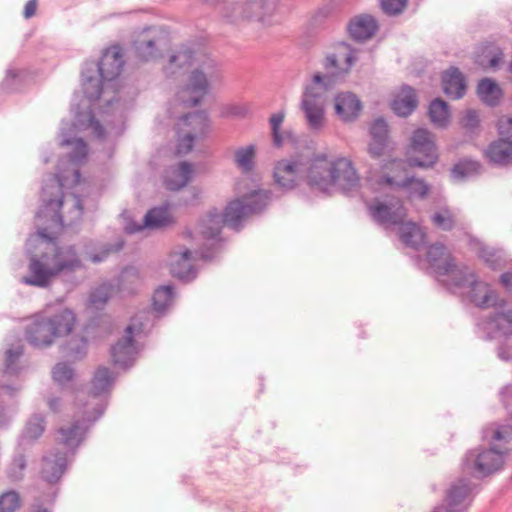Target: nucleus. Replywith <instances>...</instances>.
<instances>
[{"mask_svg":"<svg viewBox=\"0 0 512 512\" xmlns=\"http://www.w3.org/2000/svg\"><path fill=\"white\" fill-rule=\"evenodd\" d=\"M307 164L308 160L302 155L278 161L273 173L275 183L284 190L294 189L305 178Z\"/></svg>","mask_w":512,"mask_h":512,"instance_id":"nucleus-12","label":"nucleus"},{"mask_svg":"<svg viewBox=\"0 0 512 512\" xmlns=\"http://www.w3.org/2000/svg\"><path fill=\"white\" fill-rule=\"evenodd\" d=\"M173 287L172 286H161L158 288L153 295V308L157 312L165 311L172 303L173 300Z\"/></svg>","mask_w":512,"mask_h":512,"instance_id":"nucleus-49","label":"nucleus"},{"mask_svg":"<svg viewBox=\"0 0 512 512\" xmlns=\"http://www.w3.org/2000/svg\"><path fill=\"white\" fill-rule=\"evenodd\" d=\"M378 30V23L371 15L363 14L352 18L348 24V32L352 39L363 42L372 38Z\"/></svg>","mask_w":512,"mask_h":512,"instance_id":"nucleus-24","label":"nucleus"},{"mask_svg":"<svg viewBox=\"0 0 512 512\" xmlns=\"http://www.w3.org/2000/svg\"><path fill=\"white\" fill-rule=\"evenodd\" d=\"M254 159H255V146L254 145L240 147L234 153L235 164L243 173H248L253 169Z\"/></svg>","mask_w":512,"mask_h":512,"instance_id":"nucleus-46","label":"nucleus"},{"mask_svg":"<svg viewBox=\"0 0 512 512\" xmlns=\"http://www.w3.org/2000/svg\"><path fill=\"white\" fill-rule=\"evenodd\" d=\"M477 94L489 106H496L502 97L500 87L490 78H484L478 83Z\"/></svg>","mask_w":512,"mask_h":512,"instance_id":"nucleus-38","label":"nucleus"},{"mask_svg":"<svg viewBox=\"0 0 512 512\" xmlns=\"http://www.w3.org/2000/svg\"><path fill=\"white\" fill-rule=\"evenodd\" d=\"M333 186L351 191L359 186L360 178L351 160L340 157L332 160Z\"/></svg>","mask_w":512,"mask_h":512,"instance_id":"nucleus-20","label":"nucleus"},{"mask_svg":"<svg viewBox=\"0 0 512 512\" xmlns=\"http://www.w3.org/2000/svg\"><path fill=\"white\" fill-rule=\"evenodd\" d=\"M11 395H12V392H11V388L9 386L0 385V428L4 427L9 421V417L5 411L3 404H4V397L11 396Z\"/></svg>","mask_w":512,"mask_h":512,"instance_id":"nucleus-60","label":"nucleus"},{"mask_svg":"<svg viewBox=\"0 0 512 512\" xmlns=\"http://www.w3.org/2000/svg\"><path fill=\"white\" fill-rule=\"evenodd\" d=\"M20 507V497L15 491L0 495V512H15Z\"/></svg>","mask_w":512,"mask_h":512,"instance_id":"nucleus-52","label":"nucleus"},{"mask_svg":"<svg viewBox=\"0 0 512 512\" xmlns=\"http://www.w3.org/2000/svg\"><path fill=\"white\" fill-rule=\"evenodd\" d=\"M87 352V340L83 336H75L66 342L63 347L65 356L74 360L82 359Z\"/></svg>","mask_w":512,"mask_h":512,"instance_id":"nucleus-48","label":"nucleus"},{"mask_svg":"<svg viewBox=\"0 0 512 512\" xmlns=\"http://www.w3.org/2000/svg\"><path fill=\"white\" fill-rule=\"evenodd\" d=\"M478 255L492 269H496L501 264V257L491 247L481 246L478 250Z\"/></svg>","mask_w":512,"mask_h":512,"instance_id":"nucleus-53","label":"nucleus"},{"mask_svg":"<svg viewBox=\"0 0 512 512\" xmlns=\"http://www.w3.org/2000/svg\"><path fill=\"white\" fill-rule=\"evenodd\" d=\"M102 79L96 76L88 75L87 72L82 74V89L85 97L94 102L98 100L103 91Z\"/></svg>","mask_w":512,"mask_h":512,"instance_id":"nucleus-45","label":"nucleus"},{"mask_svg":"<svg viewBox=\"0 0 512 512\" xmlns=\"http://www.w3.org/2000/svg\"><path fill=\"white\" fill-rule=\"evenodd\" d=\"M481 165L471 159H463L451 168V176L455 180H464L480 173Z\"/></svg>","mask_w":512,"mask_h":512,"instance_id":"nucleus-43","label":"nucleus"},{"mask_svg":"<svg viewBox=\"0 0 512 512\" xmlns=\"http://www.w3.org/2000/svg\"><path fill=\"white\" fill-rule=\"evenodd\" d=\"M427 261L430 267L438 275L451 271L454 258L442 243H435L427 250Z\"/></svg>","mask_w":512,"mask_h":512,"instance_id":"nucleus-27","label":"nucleus"},{"mask_svg":"<svg viewBox=\"0 0 512 512\" xmlns=\"http://www.w3.org/2000/svg\"><path fill=\"white\" fill-rule=\"evenodd\" d=\"M362 110L361 101L353 93H340L335 98L336 114L345 122L354 121Z\"/></svg>","mask_w":512,"mask_h":512,"instance_id":"nucleus-25","label":"nucleus"},{"mask_svg":"<svg viewBox=\"0 0 512 512\" xmlns=\"http://www.w3.org/2000/svg\"><path fill=\"white\" fill-rule=\"evenodd\" d=\"M196 60V51L190 45L182 44L170 55L164 71L168 77H174L190 68Z\"/></svg>","mask_w":512,"mask_h":512,"instance_id":"nucleus-22","label":"nucleus"},{"mask_svg":"<svg viewBox=\"0 0 512 512\" xmlns=\"http://www.w3.org/2000/svg\"><path fill=\"white\" fill-rule=\"evenodd\" d=\"M498 310L493 314L481 319L477 326L486 334L487 339L512 336V306L505 307V301L498 302Z\"/></svg>","mask_w":512,"mask_h":512,"instance_id":"nucleus-13","label":"nucleus"},{"mask_svg":"<svg viewBox=\"0 0 512 512\" xmlns=\"http://www.w3.org/2000/svg\"><path fill=\"white\" fill-rule=\"evenodd\" d=\"M283 120H284V113H282V112L273 114L270 117L272 139H273V144L276 147H280L283 144V136L279 131Z\"/></svg>","mask_w":512,"mask_h":512,"instance_id":"nucleus-54","label":"nucleus"},{"mask_svg":"<svg viewBox=\"0 0 512 512\" xmlns=\"http://www.w3.org/2000/svg\"><path fill=\"white\" fill-rule=\"evenodd\" d=\"M52 376L57 383L64 385L73 379L74 370L68 363L60 362L54 366Z\"/></svg>","mask_w":512,"mask_h":512,"instance_id":"nucleus-51","label":"nucleus"},{"mask_svg":"<svg viewBox=\"0 0 512 512\" xmlns=\"http://www.w3.org/2000/svg\"><path fill=\"white\" fill-rule=\"evenodd\" d=\"M431 222L443 231H451L457 226V217L448 207H442L431 215Z\"/></svg>","mask_w":512,"mask_h":512,"instance_id":"nucleus-42","label":"nucleus"},{"mask_svg":"<svg viewBox=\"0 0 512 512\" xmlns=\"http://www.w3.org/2000/svg\"><path fill=\"white\" fill-rule=\"evenodd\" d=\"M68 466L66 454L60 451H51L41 459L40 479L48 485L47 492L41 496L43 502L53 503L58 492L56 485L61 480Z\"/></svg>","mask_w":512,"mask_h":512,"instance_id":"nucleus-9","label":"nucleus"},{"mask_svg":"<svg viewBox=\"0 0 512 512\" xmlns=\"http://www.w3.org/2000/svg\"><path fill=\"white\" fill-rule=\"evenodd\" d=\"M428 114L431 122L438 127H446L449 123V108L441 98H436L430 103Z\"/></svg>","mask_w":512,"mask_h":512,"instance_id":"nucleus-40","label":"nucleus"},{"mask_svg":"<svg viewBox=\"0 0 512 512\" xmlns=\"http://www.w3.org/2000/svg\"><path fill=\"white\" fill-rule=\"evenodd\" d=\"M441 276H447L445 285L451 288H463L474 277L472 271L466 265H457L455 260L452 262L451 271Z\"/></svg>","mask_w":512,"mask_h":512,"instance_id":"nucleus-37","label":"nucleus"},{"mask_svg":"<svg viewBox=\"0 0 512 512\" xmlns=\"http://www.w3.org/2000/svg\"><path fill=\"white\" fill-rule=\"evenodd\" d=\"M46 429V421L43 416L34 418V439L40 437Z\"/></svg>","mask_w":512,"mask_h":512,"instance_id":"nucleus-63","label":"nucleus"},{"mask_svg":"<svg viewBox=\"0 0 512 512\" xmlns=\"http://www.w3.org/2000/svg\"><path fill=\"white\" fill-rule=\"evenodd\" d=\"M193 165L189 162H180L172 176L165 179V186L170 191H179L192 180Z\"/></svg>","mask_w":512,"mask_h":512,"instance_id":"nucleus-32","label":"nucleus"},{"mask_svg":"<svg viewBox=\"0 0 512 512\" xmlns=\"http://www.w3.org/2000/svg\"><path fill=\"white\" fill-rule=\"evenodd\" d=\"M87 155V145L82 139L76 141L75 153L71 156L74 160H80Z\"/></svg>","mask_w":512,"mask_h":512,"instance_id":"nucleus-62","label":"nucleus"},{"mask_svg":"<svg viewBox=\"0 0 512 512\" xmlns=\"http://www.w3.org/2000/svg\"><path fill=\"white\" fill-rule=\"evenodd\" d=\"M181 120L185 126L191 127L188 131L195 133L197 137L203 135L208 127V115L205 111L186 114Z\"/></svg>","mask_w":512,"mask_h":512,"instance_id":"nucleus-41","label":"nucleus"},{"mask_svg":"<svg viewBox=\"0 0 512 512\" xmlns=\"http://www.w3.org/2000/svg\"><path fill=\"white\" fill-rule=\"evenodd\" d=\"M77 407V418L69 426L58 429L59 442L71 450H75L82 443L90 424L104 413V406L99 402L94 404L93 411Z\"/></svg>","mask_w":512,"mask_h":512,"instance_id":"nucleus-7","label":"nucleus"},{"mask_svg":"<svg viewBox=\"0 0 512 512\" xmlns=\"http://www.w3.org/2000/svg\"><path fill=\"white\" fill-rule=\"evenodd\" d=\"M474 483L466 477L452 481L445 491L443 504L433 512H465L473 499Z\"/></svg>","mask_w":512,"mask_h":512,"instance_id":"nucleus-11","label":"nucleus"},{"mask_svg":"<svg viewBox=\"0 0 512 512\" xmlns=\"http://www.w3.org/2000/svg\"><path fill=\"white\" fill-rule=\"evenodd\" d=\"M479 116L475 110H467L462 118V126L469 130H474L479 126Z\"/></svg>","mask_w":512,"mask_h":512,"instance_id":"nucleus-61","label":"nucleus"},{"mask_svg":"<svg viewBox=\"0 0 512 512\" xmlns=\"http://www.w3.org/2000/svg\"><path fill=\"white\" fill-rule=\"evenodd\" d=\"M34 239V286L47 287L62 274H71L83 268L75 245L59 246V235H45Z\"/></svg>","mask_w":512,"mask_h":512,"instance_id":"nucleus-2","label":"nucleus"},{"mask_svg":"<svg viewBox=\"0 0 512 512\" xmlns=\"http://www.w3.org/2000/svg\"><path fill=\"white\" fill-rule=\"evenodd\" d=\"M142 331V322L138 316L133 317L125 329V335L111 348V357L115 364L128 366L132 363L135 354L134 335Z\"/></svg>","mask_w":512,"mask_h":512,"instance_id":"nucleus-16","label":"nucleus"},{"mask_svg":"<svg viewBox=\"0 0 512 512\" xmlns=\"http://www.w3.org/2000/svg\"><path fill=\"white\" fill-rule=\"evenodd\" d=\"M381 183L388 185L395 189L408 190L411 196H416L420 199H425L430 191V186L423 179L416 178L405 174L400 177L399 171H384Z\"/></svg>","mask_w":512,"mask_h":512,"instance_id":"nucleus-18","label":"nucleus"},{"mask_svg":"<svg viewBox=\"0 0 512 512\" xmlns=\"http://www.w3.org/2000/svg\"><path fill=\"white\" fill-rule=\"evenodd\" d=\"M111 297V287L108 285H101L94 289L90 294V304L96 308L101 309L109 301Z\"/></svg>","mask_w":512,"mask_h":512,"instance_id":"nucleus-50","label":"nucleus"},{"mask_svg":"<svg viewBox=\"0 0 512 512\" xmlns=\"http://www.w3.org/2000/svg\"><path fill=\"white\" fill-rule=\"evenodd\" d=\"M418 106L416 91L409 85H403L393 100L392 110L401 117L409 116Z\"/></svg>","mask_w":512,"mask_h":512,"instance_id":"nucleus-29","label":"nucleus"},{"mask_svg":"<svg viewBox=\"0 0 512 512\" xmlns=\"http://www.w3.org/2000/svg\"><path fill=\"white\" fill-rule=\"evenodd\" d=\"M221 78V72L217 62L209 57L201 60L196 68L189 75L187 88L198 96L187 101L188 106L195 107L200 104L203 97L208 93L210 84Z\"/></svg>","mask_w":512,"mask_h":512,"instance_id":"nucleus-8","label":"nucleus"},{"mask_svg":"<svg viewBox=\"0 0 512 512\" xmlns=\"http://www.w3.org/2000/svg\"><path fill=\"white\" fill-rule=\"evenodd\" d=\"M499 139L512 145V117L502 118L498 122Z\"/></svg>","mask_w":512,"mask_h":512,"instance_id":"nucleus-58","label":"nucleus"},{"mask_svg":"<svg viewBox=\"0 0 512 512\" xmlns=\"http://www.w3.org/2000/svg\"><path fill=\"white\" fill-rule=\"evenodd\" d=\"M382 10L388 15L400 14L407 5V0H380Z\"/></svg>","mask_w":512,"mask_h":512,"instance_id":"nucleus-56","label":"nucleus"},{"mask_svg":"<svg viewBox=\"0 0 512 512\" xmlns=\"http://www.w3.org/2000/svg\"><path fill=\"white\" fill-rule=\"evenodd\" d=\"M26 467V462H25V459L22 455L16 457L12 464H11V467L8 471V476L9 478H11L13 481H17V480H20L22 478V475H23V470L25 469Z\"/></svg>","mask_w":512,"mask_h":512,"instance_id":"nucleus-59","label":"nucleus"},{"mask_svg":"<svg viewBox=\"0 0 512 512\" xmlns=\"http://www.w3.org/2000/svg\"><path fill=\"white\" fill-rule=\"evenodd\" d=\"M399 238L407 247L419 250L425 243L426 234L415 222L407 221L399 225Z\"/></svg>","mask_w":512,"mask_h":512,"instance_id":"nucleus-30","label":"nucleus"},{"mask_svg":"<svg viewBox=\"0 0 512 512\" xmlns=\"http://www.w3.org/2000/svg\"><path fill=\"white\" fill-rule=\"evenodd\" d=\"M271 201V192L253 190L239 198L230 201L222 213L217 209L208 212L199 224L200 233L206 239L216 238L223 225L239 231L242 221L250 216L262 213Z\"/></svg>","mask_w":512,"mask_h":512,"instance_id":"nucleus-4","label":"nucleus"},{"mask_svg":"<svg viewBox=\"0 0 512 512\" xmlns=\"http://www.w3.org/2000/svg\"><path fill=\"white\" fill-rule=\"evenodd\" d=\"M57 337L70 334L76 323L75 314L69 309H61L52 317L48 318Z\"/></svg>","mask_w":512,"mask_h":512,"instance_id":"nucleus-34","label":"nucleus"},{"mask_svg":"<svg viewBox=\"0 0 512 512\" xmlns=\"http://www.w3.org/2000/svg\"><path fill=\"white\" fill-rule=\"evenodd\" d=\"M483 439L489 447L469 450L462 461V471L476 478H484L501 470L505 456L512 452V430L508 427H494L483 430Z\"/></svg>","mask_w":512,"mask_h":512,"instance_id":"nucleus-3","label":"nucleus"},{"mask_svg":"<svg viewBox=\"0 0 512 512\" xmlns=\"http://www.w3.org/2000/svg\"><path fill=\"white\" fill-rule=\"evenodd\" d=\"M23 355V346L18 344L6 350L5 352V375H17L20 370V359Z\"/></svg>","mask_w":512,"mask_h":512,"instance_id":"nucleus-47","label":"nucleus"},{"mask_svg":"<svg viewBox=\"0 0 512 512\" xmlns=\"http://www.w3.org/2000/svg\"><path fill=\"white\" fill-rule=\"evenodd\" d=\"M172 223V217L168 207H155L150 209L144 217V227L148 228H162ZM143 226H138L135 229H129L130 233L139 231Z\"/></svg>","mask_w":512,"mask_h":512,"instance_id":"nucleus-35","label":"nucleus"},{"mask_svg":"<svg viewBox=\"0 0 512 512\" xmlns=\"http://www.w3.org/2000/svg\"><path fill=\"white\" fill-rule=\"evenodd\" d=\"M502 58V52L494 46H485L476 55L475 63L482 68H496Z\"/></svg>","mask_w":512,"mask_h":512,"instance_id":"nucleus-44","label":"nucleus"},{"mask_svg":"<svg viewBox=\"0 0 512 512\" xmlns=\"http://www.w3.org/2000/svg\"><path fill=\"white\" fill-rule=\"evenodd\" d=\"M191 255V251L186 249L176 260L170 263V272L174 277L185 281H189L195 277V271L190 262Z\"/></svg>","mask_w":512,"mask_h":512,"instance_id":"nucleus-36","label":"nucleus"},{"mask_svg":"<svg viewBox=\"0 0 512 512\" xmlns=\"http://www.w3.org/2000/svg\"><path fill=\"white\" fill-rule=\"evenodd\" d=\"M342 72L313 76L312 83L305 87L301 100V110L311 129H319L324 121V94L333 88Z\"/></svg>","mask_w":512,"mask_h":512,"instance_id":"nucleus-6","label":"nucleus"},{"mask_svg":"<svg viewBox=\"0 0 512 512\" xmlns=\"http://www.w3.org/2000/svg\"><path fill=\"white\" fill-rule=\"evenodd\" d=\"M373 220L384 227L399 226L407 217L403 202L399 199L374 200L368 206Z\"/></svg>","mask_w":512,"mask_h":512,"instance_id":"nucleus-14","label":"nucleus"},{"mask_svg":"<svg viewBox=\"0 0 512 512\" xmlns=\"http://www.w3.org/2000/svg\"><path fill=\"white\" fill-rule=\"evenodd\" d=\"M53 326L49 319H40V316L34 315V347H46L53 343L57 338Z\"/></svg>","mask_w":512,"mask_h":512,"instance_id":"nucleus-33","label":"nucleus"},{"mask_svg":"<svg viewBox=\"0 0 512 512\" xmlns=\"http://www.w3.org/2000/svg\"><path fill=\"white\" fill-rule=\"evenodd\" d=\"M83 203L76 194H64L61 181L50 178L40 194V206L37 211L39 225L37 236L59 235L64 227H70L82 220Z\"/></svg>","mask_w":512,"mask_h":512,"instance_id":"nucleus-1","label":"nucleus"},{"mask_svg":"<svg viewBox=\"0 0 512 512\" xmlns=\"http://www.w3.org/2000/svg\"><path fill=\"white\" fill-rule=\"evenodd\" d=\"M339 48L346 51L343 53V57L346 62L345 68H340L338 66V56L336 54H330L325 58L324 68L327 70V74H332L333 72H342L338 79L343 78L351 69L353 63L357 60L354 56L355 50L351 48L349 44L344 42L339 44Z\"/></svg>","mask_w":512,"mask_h":512,"instance_id":"nucleus-31","label":"nucleus"},{"mask_svg":"<svg viewBox=\"0 0 512 512\" xmlns=\"http://www.w3.org/2000/svg\"><path fill=\"white\" fill-rule=\"evenodd\" d=\"M466 286L470 287L468 297L475 306L487 309L498 305L497 293L485 282L477 281L475 276Z\"/></svg>","mask_w":512,"mask_h":512,"instance_id":"nucleus-23","label":"nucleus"},{"mask_svg":"<svg viewBox=\"0 0 512 512\" xmlns=\"http://www.w3.org/2000/svg\"><path fill=\"white\" fill-rule=\"evenodd\" d=\"M305 179L311 189L326 192L333 186L332 160L324 154L308 161Z\"/></svg>","mask_w":512,"mask_h":512,"instance_id":"nucleus-15","label":"nucleus"},{"mask_svg":"<svg viewBox=\"0 0 512 512\" xmlns=\"http://www.w3.org/2000/svg\"><path fill=\"white\" fill-rule=\"evenodd\" d=\"M123 66V53L120 46L108 48L97 64L99 75L103 81H112L117 78Z\"/></svg>","mask_w":512,"mask_h":512,"instance_id":"nucleus-21","label":"nucleus"},{"mask_svg":"<svg viewBox=\"0 0 512 512\" xmlns=\"http://www.w3.org/2000/svg\"><path fill=\"white\" fill-rule=\"evenodd\" d=\"M167 40L168 35L163 29L147 27L139 32L132 41V53L139 61H152L160 56V52L167 44Z\"/></svg>","mask_w":512,"mask_h":512,"instance_id":"nucleus-10","label":"nucleus"},{"mask_svg":"<svg viewBox=\"0 0 512 512\" xmlns=\"http://www.w3.org/2000/svg\"><path fill=\"white\" fill-rule=\"evenodd\" d=\"M140 281L139 271L134 267H127L120 274V283L124 288L127 284L138 285Z\"/></svg>","mask_w":512,"mask_h":512,"instance_id":"nucleus-57","label":"nucleus"},{"mask_svg":"<svg viewBox=\"0 0 512 512\" xmlns=\"http://www.w3.org/2000/svg\"><path fill=\"white\" fill-rule=\"evenodd\" d=\"M500 282L508 291H512V272L503 273Z\"/></svg>","mask_w":512,"mask_h":512,"instance_id":"nucleus-64","label":"nucleus"},{"mask_svg":"<svg viewBox=\"0 0 512 512\" xmlns=\"http://www.w3.org/2000/svg\"><path fill=\"white\" fill-rule=\"evenodd\" d=\"M75 125L79 129H91L92 133L98 139H105L106 131L102 124L95 118L91 110L78 113Z\"/></svg>","mask_w":512,"mask_h":512,"instance_id":"nucleus-39","label":"nucleus"},{"mask_svg":"<svg viewBox=\"0 0 512 512\" xmlns=\"http://www.w3.org/2000/svg\"><path fill=\"white\" fill-rule=\"evenodd\" d=\"M114 382L113 373L107 367H99L93 376L92 387L88 399L84 400V395L77 396V406L93 411L95 403L99 402L104 407L103 402L98 398L100 395L111 390Z\"/></svg>","mask_w":512,"mask_h":512,"instance_id":"nucleus-17","label":"nucleus"},{"mask_svg":"<svg viewBox=\"0 0 512 512\" xmlns=\"http://www.w3.org/2000/svg\"><path fill=\"white\" fill-rule=\"evenodd\" d=\"M484 156L491 164L496 166L512 165V145L503 139H497L487 146Z\"/></svg>","mask_w":512,"mask_h":512,"instance_id":"nucleus-28","label":"nucleus"},{"mask_svg":"<svg viewBox=\"0 0 512 512\" xmlns=\"http://www.w3.org/2000/svg\"><path fill=\"white\" fill-rule=\"evenodd\" d=\"M369 134L370 141L367 146V152L372 158L378 159L387 151L393 149L389 127L383 118H378L372 123Z\"/></svg>","mask_w":512,"mask_h":512,"instance_id":"nucleus-19","label":"nucleus"},{"mask_svg":"<svg viewBox=\"0 0 512 512\" xmlns=\"http://www.w3.org/2000/svg\"><path fill=\"white\" fill-rule=\"evenodd\" d=\"M439 155L434 135L424 128L416 129L411 138L407 151V159H390L382 165L383 171L406 172V166L431 168L438 161Z\"/></svg>","mask_w":512,"mask_h":512,"instance_id":"nucleus-5","label":"nucleus"},{"mask_svg":"<svg viewBox=\"0 0 512 512\" xmlns=\"http://www.w3.org/2000/svg\"><path fill=\"white\" fill-rule=\"evenodd\" d=\"M443 92L453 98L460 99L466 93V81L462 72L457 67H450L442 74Z\"/></svg>","mask_w":512,"mask_h":512,"instance_id":"nucleus-26","label":"nucleus"},{"mask_svg":"<svg viewBox=\"0 0 512 512\" xmlns=\"http://www.w3.org/2000/svg\"><path fill=\"white\" fill-rule=\"evenodd\" d=\"M197 138L195 133L186 131L182 137L178 139L177 143V154L185 155L188 154L193 149L194 141Z\"/></svg>","mask_w":512,"mask_h":512,"instance_id":"nucleus-55","label":"nucleus"}]
</instances>
